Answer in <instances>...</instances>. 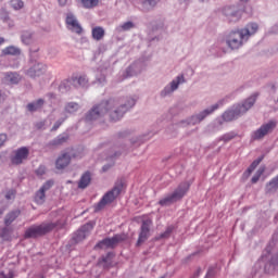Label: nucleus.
<instances>
[{
  "mask_svg": "<svg viewBox=\"0 0 278 278\" xmlns=\"http://www.w3.org/2000/svg\"><path fill=\"white\" fill-rule=\"evenodd\" d=\"M262 175H264V167L257 169L256 174L252 177V184H257Z\"/></svg>",
  "mask_w": 278,
  "mask_h": 278,
  "instance_id": "obj_39",
  "label": "nucleus"
},
{
  "mask_svg": "<svg viewBox=\"0 0 278 278\" xmlns=\"http://www.w3.org/2000/svg\"><path fill=\"white\" fill-rule=\"evenodd\" d=\"M96 81L97 84H99V86H105L106 84L105 74L101 73L100 76L99 74H97Z\"/></svg>",
  "mask_w": 278,
  "mask_h": 278,
  "instance_id": "obj_40",
  "label": "nucleus"
},
{
  "mask_svg": "<svg viewBox=\"0 0 278 278\" xmlns=\"http://www.w3.org/2000/svg\"><path fill=\"white\" fill-rule=\"evenodd\" d=\"M81 4L87 10H92V8H99V5H103L101 0H81Z\"/></svg>",
  "mask_w": 278,
  "mask_h": 278,
  "instance_id": "obj_30",
  "label": "nucleus"
},
{
  "mask_svg": "<svg viewBox=\"0 0 278 278\" xmlns=\"http://www.w3.org/2000/svg\"><path fill=\"white\" fill-rule=\"evenodd\" d=\"M47 73V65L42 63H34L29 66V68L25 70V75L28 77H40V75H45Z\"/></svg>",
  "mask_w": 278,
  "mask_h": 278,
  "instance_id": "obj_17",
  "label": "nucleus"
},
{
  "mask_svg": "<svg viewBox=\"0 0 278 278\" xmlns=\"http://www.w3.org/2000/svg\"><path fill=\"white\" fill-rule=\"evenodd\" d=\"M241 3H249L250 0H239Z\"/></svg>",
  "mask_w": 278,
  "mask_h": 278,
  "instance_id": "obj_53",
  "label": "nucleus"
},
{
  "mask_svg": "<svg viewBox=\"0 0 278 278\" xmlns=\"http://www.w3.org/2000/svg\"><path fill=\"white\" fill-rule=\"evenodd\" d=\"M71 164V154L68 152L62 153L58 159L55 166L59 170L66 168Z\"/></svg>",
  "mask_w": 278,
  "mask_h": 278,
  "instance_id": "obj_22",
  "label": "nucleus"
},
{
  "mask_svg": "<svg viewBox=\"0 0 278 278\" xmlns=\"http://www.w3.org/2000/svg\"><path fill=\"white\" fill-rule=\"evenodd\" d=\"M106 168L105 167H103V170H105Z\"/></svg>",
  "mask_w": 278,
  "mask_h": 278,
  "instance_id": "obj_58",
  "label": "nucleus"
},
{
  "mask_svg": "<svg viewBox=\"0 0 278 278\" xmlns=\"http://www.w3.org/2000/svg\"><path fill=\"white\" fill-rule=\"evenodd\" d=\"M151 225H153V222L150 218L143 219V222L141 224V231L139 233V238L137 241L138 247H140V244H142L143 242H147V240H149Z\"/></svg>",
  "mask_w": 278,
  "mask_h": 278,
  "instance_id": "obj_14",
  "label": "nucleus"
},
{
  "mask_svg": "<svg viewBox=\"0 0 278 278\" xmlns=\"http://www.w3.org/2000/svg\"><path fill=\"white\" fill-rule=\"evenodd\" d=\"M68 140V135H59L55 139L51 141L52 147H58L60 144H64Z\"/></svg>",
  "mask_w": 278,
  "mask_h": 278,
  "instance_id": "obj_34",
  "label": "nucleus"
},
{
  "mask_svg": "<svg viewBox=\"0 0 278 278\" xmlns=\"http://www.w3.org/2000/svg\"><path fill=\"white\" fill-rule=\"evenodd\" d=\"M136 27V24L131 21L124 22L115 27L116 34H123L125 31H131Z\"/></svg>",
  "mask_w": 278,
  "mask_h": 278,
  "instance_id": "obj_25",
  "label": "nucleus"
},
{
  "mask_svg": "<svg viewBox=\"0 0 278 278\" xmlns=\"http://www.w3.org/2000/svg\"><path fill=\"white\" fill-rule=\"evenodd\" d=\"M245 40L249 42V40L252 38V36H255L257 31H260V24L255 22L248 23L243 28L239 29Z\"/></svg>",
  "mask_w": 278,
  "mask_h": 278,
  "instance_id": "obj_19",
  "label": "nucleus"
},
{
  "mask_svg": "<svg viewBox=\"0 0 278 278\" xmlns=\"http://www.w3.org/2000/svg\"><path fill=\"white\" fill-rule=\"evenodd\" d=\"M52 229H55L54 223H43L38 226H31L26 230L25 238H38V236L49 233V231H52Z\"/></svg>",
  "mask_w": 278,
  "mask_h": 278,
  "instance_id": "obj_7",
  "label": "nucleus"
},
{
  "mask_svg": "<svg viewBox=\"0 0 278 278\" xmlns=\"http://www.w3.org/2000/svg\"><path fill=\"white\" fill-rule=\"evenodd\" d=\"M184 84H186V76H184V74H179L164 87L161 91V97H170V94L176 92V90H179V87Z\"/></svg>",
  "mask_w": 278,
  "mask_h": 278,
  "instance_id": "obj_8",
  "label": "nucleus"
},
{
  "mask_svg": "<svg viewBox=\"0 0 278 278\" xmlns=\"http://www.w3.org/2000/svg\"><path fill=\"white\" fill-rule=\"evenodd\" d=\"M45 173H47V167L45 165H40L37 169H36V174L39 175L41 177V175H45Z\"/></svg>",
  "mask_w": 278,
  "mask_h": 278,
  "instance_id": "obj_43",
  "label": "nucleus"
},
{
  "mask_svg": "<svg viewBox=\"0 0 278 278\" xmlns=\"http://www.w3.org/2000/svg\"><path fill=\"white\" fill-rule=\"evenodd\" d=\"M223 14L229 23H238V21L242 18V10L238 9L236 5L225 7L223 9Z\"/></svg>",
  "mask_w": 278,
  "mask_h": 278,
  "instance_id": "obj_10",
  "label": "nucleus"
},
{
  "mask_svg": "<svg viewBox=\"0 0 278 278\" xmlns=\"http://www.w3.org/2000/svg\"><path fill=\"white\" fill-rule=\"evenodd\" d=\"M27 157H29V148L22 147L13 152L11 162L12 164H15V165L23 164V162H25Z\"/></svg>",
  "mask_w": 278,
  "mask_h": 278,
  "instance_id": "obj_15",
  "label": "nucleus"
},
{
  "mask_svg": "<svg viewBox=\"0 0 278 278\" xmlns=\"http://www.w3.org/2000/svg\"><path fill=\"white\" fill-rule=\"evenodd\" d=\"M18 216H21V211L15 210L12 211L11 213H9L5 218H4V224L7 227H10V224H12L13 222L16 220V218H18Z\"/></svg>",
  "mask_w": 278,
  "mask_h": 278,
  "instance_id": "obj_29",
  "label": "nucleus"
},
{
  "mask_svg": "<svg viewBox=\"0 0 278 278\" xmlns=\"http://www.w3.org/2000/svg\"><path fill=\"white\" fill-rule=\"evenodd\" d=\"M5 142H8V135L0 134V149L3 147V144H5Z\"/></svg>",
  "mask_w": 278,
  "mask_h": 278,
  "instance_id": "obj_46",
  "label": "nucleus"
},
{
  "mask_svg": "<svg viewBox=\"0 0 278 278\" xmlns=\"http://www.w3.org/2000/svg\"><path fill=\"white\" fill-rule=\"evenodd\" d=\"M136 105V99L131 97L126 98H111L105 102L94 106L86 116V121H97L101 116L109 114L111 121H121L125 112L131 110Z\"/></svg>",
  "mask_w": 278,
  "mask_h": 278,
  "instance_id": "obj_1",
  "label": "nucleus"
},
{
  "mask_svg": "<svg viewBox=\"0 0 278 278\" xmlns=\"http://www.w3.org/2000/svg\"><path fill=\"white\" fill-rule=\"evenodd\" d=\"M262 160H264V157H258L256 159L251 165L250 167L247 169L245 175L249 177V175H251V173H253V170H255V168H257V166H260V163L262 162Z\"/></svg>",
  "mask_w": 278,
  "mask_h": 278,
  "instance_id": "obj_36",
  "label": "nucleus"
},
{
  "mask_svg": "<svg viewBox=\"0 0 278 278\" xmlns=\"http://www.w3.org/2000/svg\"><path fill=\"white\" fill-rule=\"evenodd\" d=\"M60 5H66V0H58Z\"/></svg>",
  "mask_w": 278,
  "mask_h": 278,
  "instance_id": "obj_50",
  "label": "nucleus"
},
{
  "mask_svg": "<svg viewBox=\"0 0 278 278\" xmlns=\"http://www.w3.org/2000/svg\"><path fill=\"white\" fill-rule=\"evenodd\" d=\"M71 85L74 86V88H86V86H88V77H86V75L73 76L71 79L61 83L59 90L66 92L71 90Z\"/></svg>",
  "mask_w": 278,
  "mask_h": 278,
  "instance_id": "obj_6",
  "label": "nucleus"
},
{
  "mask_svg": "<svg viewBox=\"0 0 278 278\" xmlns=\"http://www.w3.org/2000/svg\"><path fill=\"white\" fill-rule=\"evenodd\" d=\"M144 68H147V62L142 60L136 61L124 72V79H127V77L140 75Z\"/></svg>",
  "mask_w": 278,
  "mask_h": 278,
  "instance_id": "obj_9",
  "label": "nucleus"
},
{
  "mask_svg": "<svg viewBox=\"0 0 278 278\" xmlns=\"http://www.w3.org/2000/svg\"><path fill=\"white\" fill-rule=\"evenodd\" d=\"M225 105V100L222 99L219 101H217L215 104L208 106L207 109H205L204 111L200 112L199 114H195L193 116H191L188 119H185L182 122H180V127H186V125H197L199 123H201V121H204L205 118H207V116H210V114H214V112H216V110H218V108H223Z\"/></svg>",
  "mask_w": 278,
  "mask_h": 278,
  "instance_id": "obj_3",
  "label": "nucleus"
},
{
  "mask_svg": "<svg viewBox=\"0 0 278 278\" xmlns=\"http://www.w3.org/2000/svg\"><path fill=\"white\" fill-rule=\"evenodd\" d=\"M3 81L9 86H14L21 81V75L16 72H8L4 74Z\"/></svg>",
  "mask_w": 278,
  "mask_h": 278,
  "instance_id": "obj_23",
  "label": "nucleus"
},
{
  "mask_svg": "<svg viewBox=\"0 0 278 278\" xmlns=\"http://www.w3.org/2000/svg\"><path fill=\"white\" fill-rule=\"evenodd\" d=\"M190 190V182H182L178 186L177 189L174 190V192L168 193L164 198H162L159 201V205H162V207H168V205H173V203H177V201H181L184 197H186V193Z\"/></svg>",
  "mask_w": 278,
  "mask_h": 278,
  "instance_id": "obj_2",
  "label": "nucleus"
},
{
  "mask_svg": "<svg viewBox=\"0 0 278 278\" xmlns=\"http://www.w3.org/2000/svg\"><path fill=\"white\" fill-rule=\"evenodd\" d=\"M80 108L81 106L77 102H67L65 104V112L67 114H75V112H79Z\"/></svg>",
  "mask_w": 278,
  "mask_h": 278,
  "instance_id": "obj_32",
  "label": "nucleus"
},
{
  "mask_svg": "<svg viewBox=\"0 0 278 278\" xmlns=\"http://www.w3.org/2000/svg\"><path fill=\"white\" fill-rule=\"evenodd\" d=\"M0 238H2L3 240H8V238H10V229L2 228L0 230Z\"/></svg>",
  "mask_w": 278,
  "mask_h": 278,
  "instance_id": "obj_42",
  "label": "nucleus"
},
{
  "mask_svg": "<svg viewBox=\"0 0 278 278\" xmlns=\"http://www.w3.org/2000/svg\"><path fill=\"white\" fill-rule=\"evenodd\" d=\"M14 190H9L7 193H5V199H8V201L14 199Z\"/></svg>",
  "mask_w": 278,
  "mask_h": 278,
  "instance_id": "obj_47",
  "label": "nucleus"
},
{
  "mask_svg": "<svg viewBox=\"0 0 278 278\" xmlns=\"http://www.w3.org/2000/svg\"><path fill=\"white\" fill-rule=\"evenodd\" d=\"M53 188V180L46 181L35 194V202L38 205H42L47 199V192Z\"/></svg>",
  "mask_w": 278,
  "mask_h": 278,
  "instance_id": "obj_12",
  "label": "nucleus"
},
{
  "mask_svg": "<svg viewBox=\"0 0 278 278\" xmlns=\"http://www.w3.org/2000/svg\"><path fill=\"white\" fill-rule=\"evenodd\" d=\"M125 237L123 235H115L113 238H106L100 241L94 249H114L118 242H123Z\"/></svg>",
  "mask_w": 278,
  "mask_h": 278,
  "instance_id": "obj_13",
  "label": "nucleus"
},
{
  "mask_svg": "<svg viewBox=\"0 0 278 278\" xmlns=\"http://www.w3.org/2000/svg\"><path fill=\"white\" fill-rule=\"evenodd\" d=\"M21 40L23 45H34V42H36V31L24 30L21 35Z\"/></svg>",
  "mask_w": 278,
  "mask_h": 278,
  "instance_id": "obj_24",
  "label": "nucleus"
},
{
  "mask_svg": "<svg viewBox=\"0 0 278 278\" xmlns=\"http://www.w3.org/2000/svg\"><path fill=\"white\" fill-rule=\"evenodd\" d=\"M235 137L236 132L231 131L222 136L220 140H224V142H229V140H233Z\"/></svg>",
  "mask_w": 278,
  "mask_h": 278,
  "instance_id": "obj_41",
  "label": "nucleus"
},
{
  "mask_svg": "<svg viewBox=\"0 0 278 278\" xmlns=\"http://www.w3.org/2000/svg\"><path fill=\"white\" fill-rule=\"evenodd\" d=\"M3 55H21V49L16 46H9L2 50Z\"/></svg>",
  "mask_w": 278,
  "mask_h": 278,
  "instance_id": "obj_31",
  "label": "nucleus"
},
{
  "mask_svg": "<svg viewBox=\"0 0 278 278\" xmlns=\"http://www.w3.org/2000/svg\"><path fill=\"white\" fill-rule=\"evenodd\" d=\"M66 25L71 31H74V34H81L84 29L81 28V25H79V22H77V17L73 15V13H68L66 16Z\"/></svg>",
  "mask_w": 278,
  "mask_h": 278,
  "instance_id": "obj_20",
  "label": "nucleus"
},
{
  "mask_svg": "<svg viewBox=\"0 0 278 278\" xmlns=\"http://www.w3.org/2000/svg\"><path fill=\"white\" fill-rule=\"evenodd\" d=\"M267 269H268V265L265 266V270H267Z\"/></svg>",
  "mask_w": 278,
  "mask_h": 278,
  "instance_id": "obj_57",
  "label": "nucleus"
},
{
  "mask_svg": "<svg viewBox=\"0 0 278 278\" xmlns=\"http://www.w3.org/2000/svg\"><path fill=\"white\" fill-rule=\"evenodd\" d=\"M157 5V0H143L142 8L144 10H153Z\"/></svg>",
  "mask_w": 278,
  "mask_h": 278,
  "instance_id": "obj_37",
  "label": "nucleus"
},
{
  "mask_svg": "<svg viewBox=\"0 0 278 278\" xmlns=\"http://www.w3.org/2000/svg\"><path fill=\"white\" fill-rule=\"evenodd\" d=\"M271 34H278V24L271 27Z\"/></svg>",
  "mask_w": 278,
  "mask_h": 278,
  "instance_id": "obj_48",
  "label": "nucleus"
},
{
  "mask_svg": "<svg viewBox=\"0 0 278 278\" xmlns=\"http://www.w3.org/2000/svg\"><path fill=\"white\" fill-rule=\"evenodd\" d=\"M47 97H48L49 99H55V94H53V93H49Z\"/></svg>",
  "mask_w": 278,
  "mask_h": 278,
  "instance_id": "obj_51",
  "label": "nucleus"
},
{
  "mask_svg": "<svg viewBox=\"0 0 278 278\" xmlns=\"http://www.w3.org/2000/svg\"><path fill=\"white\" fill-rule=\"evenodd\" d=\"M17 67H18V65H14V66H13V68H17Z\"/></svg>",
  "mask_w": 278,
  "mask_h": 278,
  "instance_id": "obj_56",
  "label": "nucleus"
},
{
  "mask_svg": "<svg viewBox=\"0 0 278 278\" xmlns=\"http://www.w3.org/2000/svg\"><path fill=\"white\" fill-rule=\"evenodd\" d=\"M90 181H92V177L89 172H86L81 175L80 180L78 181V188H81L83 190L88 188V186H90Z\"/></svg>",
  "mask_w": 278,
  "mask_h": 278,
  "instance_id": "obj_28",
  "label": "nucleus"
},
{
  "mask_svg": "<svg viewBox=\"0 0 278 278\" xmlns=\"http://www.w3.org/2000/svg\"><path fill=\"white\" fill-rule=\"evenodd\" d=\"M257 93H253L252 96H250L249 98H247L241 104H237L239 105V110L241 111V113L244 115L247 114L251 108H253V105H255V101H257Z\"/></svg>",
  "mask_w": 278,
  "mask_h": 278,
  "instance_id": "obj_21",
  "label": "nucleus"
},
{
  "mask_svg": "<svg viewBox=\"0 0 278 278\" xmlns=\"http://www.w3.org/2000/svg\"><path fill=\"white\" fill-rule=\"evenodd\" d=\"M202 3H207L210 0H200Z\"/></svg>",
  "mask_w": 278,
  "mask_h": 278,
  "instance_id": "obj_55",
  "label": "nucleus"
},
{
  "mask_svg": "<svg viewBox=\"0 0 278 278\" xmlns=\"http://www.w3.org/2000/svg\"><path fill=\"white\" fill-rule=\"evenodd\" d=\"M124 188H125V185L123 182H116L114 188L102 197L100 202L96 205L94 211L100 212V210H103L105 205H110V203H113V201L116 200L118 194L123 192Z\"/></svg>",
  "mask_w": 278,
  "mask_h": 278,
  "instance_id": "obj_5",
  "label": "nucleus"
},
{
  "mask_svg": "<svg viewBox=\"0 0 278 278\" xmlns=\"http://www.w3.org/2000/svg\"><path fill=\"white\" fill-rule=\"evenodd\" d=\"M225 42L231 51H238L248 42L240 29L231 30L225 36Z\"/></svg>",
  "mask_w": 278,
  "mask_h": 278,
  "instance_id": "obj_4",
  "label": "nucleus"
},
{
  "mask_svg": "<svg viewBox=\"0 0 278 278\" xmlns=\"http://www.w3.org/2000/svg\"><path fill=\"white\" fill-rule=\"evenodd\" d=\"M64 121H66V118H61L56 121L54 126L52 127V131H56V129H60V126L62 125V123H64Z\"/></svg>",
  "mask_w": 278,
  "mask_h": 278,
  "instance_id": "obj_44",
  "label": "nucleus"
},
{
  "mask_svg": "<svg viewBox=\"0 0 278 278\" xmlns=\"http://www.w3.org/2000/svg\"><path fill=\"white\" fill-rule=\"evenodd\" d=\"M38 129H42L45 127V122H40L37 124Z\"/></svg>",
  "mask_w": 278,
  "mask_h": 278,
  "instance_id": "obj_49",
  "label": "nucleus"
},
{
  "mask_svg": "<svg viewBox=\"0 0 278 278\" xmlns=\"http://www.w3.org/2000/svg\"><path fill=\"white\" fill-rule=\"evenodd\" d=\"M94 229V223L89 222L85 224L75 235L74 240L75 242H81V240H86L88 236H90V231Z\"/></svg>",
  "mask_w": 278,
  "mask_h": 278,
  "instance_id": "obj_18",
  "label": "nucleus"
},
{
  "mask_svg": "<svg viewBox=\"0 0 278 278\" xmlns=\"http://www.w3.org/2000/svg\"><path fill=\"white\" fill-rule=\"evenodd\" d=\"M91 36L93 38V40H103L104 36H105V29L101 26H96L92 28L91 30Z\"/></svg>",
  "mask_w": 278,
  "mask_h": 278,
  "instance_id": "obj_27",
  "label": "nucleus"
},
{
  "mask_svg": "<svg viewBox=\"0 0 278 278\" xmlns=\"http://www.w3.org/2000/svg\"><path fill=\"white\" fill-rule=\"evenodd\" d=\"M5 42V39L3 37H0V45H3Z\"/></svg>",
  "mask_w": 278,
  "mask_h": 278,
  "instance_id": "obj_52",
  "label": "nucleus"
},
{
  "mask_svg": "<svg viewBox=\"0 0 278 278\" xmlns=\"http://www.w3.org/2000/svg\"><path fill=\"white\" fill-rule=\"evenodd\" d=\"M113 258H114V253H108L106 256L102 257V262L105 268H110V266H114V263H112Z\"/></svg>",
  "mask_w": 278,
  "mask_h": 278,
  "instance_id": "obj_35",
  "label": "nucleus"
},
{
  "mask_svg": "<svg viewBox=\"0 0 278 278\" xmlns=\"http://www.w3.org/2000/svg\"><path fill=\"white\" fill-rule=\"evenodd\" d=\"M275 127H277V123L273 121L263 124L257 130L252 134L253 140H262V138H264V136H268V134H270V131H273Z\"/></svg>",
  "mask_w": 278,
  "mask_h": 278,
  "instance_id": "obj_11",
  "label": "nucleus"
},
{
  "mask_svg": "<svg viewBox=\"0 0 278 278\" xmlns=\"http://www.w3.org/2000/svg\"><path fill=\"white\" fill-rule=\"evenodd\" d=\"M170 233H173V227L172 226L166 228L164 233L161 235V238H168V236H170Z\"/></svg>",
  "mask_w": 278,
  "mask_h": 278,
  "instance_id": "obj_45",
  "label": "nucleus"
},
{
  "mask_svg": "<svg viewBox=\"0 0 278 278\" xmlns=\"http://www.w3.org/2000/svg\"><path fill=\"white\" fill-rule=\"evenodd\" d=\"M42 105H45V100L43 99H38V100L33 101V102H29L26 105V110L28 112H38V110H41Z\"/></svg>",
  "mask_w": 278,
  "mask_h": 278,
  "instance_id": "obj_26",
  "label": "nucleus"
},
{
  "mask_svg": "<svg viewBox=\"0 0 278 278\" xmlns=\"http://www.w3.org/2000/svg\"><path fill=\"white\" fill-rule=\"evenodd\" d=\"M278 189V175L274 177L267 185L266 190L267 192H275Z\"/></svg>",
  "mask_w": 278,
  "mask_h": 278,
  "instance_id": "obj_33",
  "label": "nucleus"
},
{
  "mask_svg": "<svg viewBox=\"0 0 278 278\" xmlns=\"http://www.w3.org/2000/svg\"><path fill=\"white\" fill-rule=\"evenodd\" d=\"M242 111H240V105L235 104L230 109H228L223 115L222 118L225 123H231V121H237L242 116Z\"/></svg>",
  "mask_w": 278,
  "mask_h": 278,
  "instance_id": "obj_16",
  "label": "nucleus"
},
{
  "mask_svg": "<svg viewBox=\"0 0 278 278\" xmlns=\"http://www.w3.org/2000/svg\"><path fill=\"white\" fill-rule=\"evenodd\" d=\"M0 278H10V277L5 276L4 274H0Z\"/></svg>",
  "mask_w": 278,
  "mask_h": 278,
  "instance_id": "obj_54",
  "label": "nucleus"
},
{
  "mask_svg": "<svg viewBox=\"0 0 278 278\" xmlns=\"http://www.w3.org/2000/svg\"><path fill=\"white\" fill-rule=\"evenodd\" d=\"M11 8H13V10H23L25 2H23V0H11Z\"/></svg>",
  "mask_w": 278,
  "mask_h": 278,
  "instance_id": "obj_38",
  "label": "nucleus"
}]
</instances>
